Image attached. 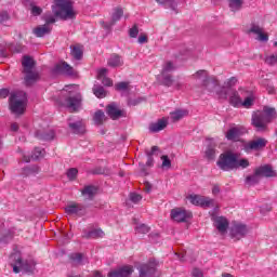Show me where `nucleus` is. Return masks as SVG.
<instances>
[{
    "mask_svg": "<svg viewBox=\"0 0 277 277\" xmlns=\"http://www.w3.org/2000/svg\"><path fill=\"white\" fill-rule=\"evenodd\" d=\"M34 34L37 38H44L47 34H51V28L47 25L38 26L34 29Z\"/></svg>",
    "mask_w": 277,
    "mask_h": 277,
    "instance_id": "nucleus-35",
    "label": "nucleus"
},
{
    "mask_svg": "<svg viewBox=\"0 0 277 277\" xmlns=\"http://www.w3.org/2000/svg\"><path fill=\"white\" fill-rule=\"evenodd\" d=\"M105 233L103 229H92V230H83V239H98V237H104Z\"/></svg>",
    "mask_w": 277,
    "mask_h": 277,
    "instance_id": "nucleus-32",
    "label": "nucleus"
},
{
    "mask_svg": "<svg viewBox=\"0 0 277 277\" xmlns=\"http://www.w3.org/2000/svg\"><path fill=\"white\" fill-rule=\"evenodd\" d=\"M129 199H130L131 202H133L134 205H137V202H141V201H142V195H140V194H137V193H130Z\"/></svg>",
    "mask_w": 277,
    "mask_h": 277,
    "instance_id": "nucleus-57",
    "label": "nucleus"
},
{
    "mask_svg": "<svg viewBox=\"0 0 277 277\" xmlns=\"http://www.w3.org/2000/svg\"><path fill=\"white\" fill-rule=\"evenodd\" d=\"M8 21H10V14L6 11L0 12V23H8Z\"/></svg>",
    "mask_w": 277,
    "mask_h": 277,
    "instance_id": "nucleus-60",
    "label": "nucleus"
},
{
    "mask_svg": "<svg viewBox=\"0 0 277 277\" xmlns=\"http://www.w3.org/2000/svg\"><path fill=\"white\" fill-rule=\"evenodd\" d=\"M9 51L11 53H23V45L21 43H9Z\"/></svg>",
    "mask_w": 277,
    "mask_h": 277,
    "instance_id": "nucleus-51",
    "label": "nucleus"
},
{
    "mask_svg": "<svg viewBox=\"0 0 277 277\" xmlns=\"http://www.w3.org/2000/svg\"><path fill=\"white\" fill-rule=\"evenodd\" d=\"M30 14L32 16H40V14H42V8L36 5L34 2H30Z\"/></svg>",
    "mask_w": 277,
    "mask_h": 277,
    "instance_id": "nucleus-50",
    "label": "nucleus"
},
{
    "mask_svg": "<svg viewBox=\"0 0 277 277\" xmlns=\"http://www.w3.org/2000/svg\"><path fill=\"white\" fill-rule=\"evenodd\" d=\"M159 153H161V150L159 149V146H153L150 151H146L147 155V161H146V166L148 168H153V166H155V155H159Z\"/></svg>",
    "mask_w": 277,
    "mask_h": 277,
    "instance_id": "nucleus-31",
    "label": "nucleus"
},
{
    "mask_svg": "<svg viewBox=\"0 0 277 277\" xmlns=\"http://www.w3.org/2000/svg\"><path fill=\"white\" fill-rule=\"evenodd\" d=\"M107 77V68H102L97 71V79L101 80Z\"/></svg>",
    "mask_w": 277,
    "mask_h": 277,
    "instance_id": "nucleus-63",
    "label": "nucleus"
},
{
    "mask_svg": "<svg viewBox=\"0 0 277 277\" xmlns=\"http://www.w3.org/2000/svg\"><path fill=\"white\" fill-rule=\"evenodd\" d=\"M106 114L109 116V118H111V120H118L119 118H124L127 116V113L118 109L116 104H109L106 107Z\"/></svg>",
    "mask_w": 277,
    "mask_h": 277,
    "instance_id": "nucleus-16",
    "label": "nucleus"
},
{
    "mask_svg": "<svg viewBox=\"0 0 277 277\" xmlns=\"http://www.w3.org/2000/svg\"><path fill=\"white\" fill-rule=\"evenodd\" d=\"M248 235V226L246 224H235L230 229L232 239H241Z\"/></svg>",
    "mask_w": 277,
    "mask_h": 277,
    "instance_id": "nucleus-14",
    "label": "nucleus"
},
{
    "mask_svg": "<svg viewBox=\"0 0 277 277\" xmlns=\"http://www.w3.org/2000/svg\"><path fill=\"white\" fill-rule=\"evenodd\" d=\"M9 105L12 114L15 116H23L27 107V93L25 91H17L11 94Z\"/></svg>",
    "mask_w": 277,
    "mask_h": 277,
    "instance_id": "nucleus-5",
    "label": "nucleus"
},
{
    "mask_svg": "<svg viewBox=\"0 0 277 277\" xmlns=\"http://www.w3.org/2000/svg\"><path fill=\"white\" fill-rule=\"evenodd\" d=\"M100 81L102 82L103 85H106V88H111V85H114V82L111 81V79L107 77L101 78Z\"/></svg>",
    "mask_w": 277,
    "mask_h": 277,
    "instance_id": "nucleus-61",
    "label": "nucleus"
},
{
    "mask_svg": "<svg viewBox=\"0 0 277 277\" xmlns=\"http://www.w3.org/2000/svg\"><path fill=\"white\" fill-rule=\"evenodd\" d=\"M44 21H45V25L49 26V25H53V23H55V15L51 14V13H47L44 16H43Z\"/></svg>",
    "mask_w": 277,
    "mask_h": 277,
    "instance_id": "nucleus-59",
    "label": "nucleus"
},
{
    "mask_svg": "<svg viewBox=\"0 0 277 277\" xmlns=\"http://www.w3.org/2000/svg\"><path fill=\"white\" fill-rule=\"evenodd\" d=\"M229 104L232 107L239 108L241 107V97L239 96V92L232 90L229 93Z\"/></svg>",
    "mask_w": 277,
    "mask_h": 277,
    "instance_id": "nucleus-34",
    "label": "nucleus"
},
{
    "mask_svg": "<svg viewBox=\"0 0 277 277\" xmlns=\"http://www.w3.org/2000/svg\"><path fill=\"white\" fill-rule=\"evenodd\" d=\"M161 85H164V88H172L174 85L175 90H181L183 88V83L181 82H174V78L170 74H161Z\"/></svg>",
    "mask_w": 277,
    "mask_h": 277,
    "instance_id": "nucleus-15",
    "label": "nucleus"
},
{
    "mask_svg": "<svg viewBox=\"0 0 277 277\" xmlns=\"http://www.w3.org/2000/svg\"><path fill=\"white\" fill-rule=\"evenodd\" d=\"M216 166L223 172H230L232 170H239V168L246 170L250 167V161L246 158L239 159L237 154L227 151L220 155Z\"/></svg>",
    "mask_w": 277,
    "mask_h": 277,
    "instance_id": "nucleus-1",
    "label": "nucleus"
},
{
    "mask_svg": "<svg viewBox=\"0 0 277 277\" xmlns=\"http://www.w3.org/2000/svg\"><path fill=\"white\" fill-rule=\"evenodd\" d=\"M98 194V187L94 185H87L81 190V195L83 198H87V200H94V197Z\"/></svg>",
    "mask_w": 277,
    "mask_h": 277,
    "instance_id": "nucleus-25",
    "label": "nucleus"
},
{
    "mask_svg": "<svg viewBox=\"0 0 277 277\" xmlns=\"http://www.w3.org/2000/svg\"><path fill=\"white\" fill-rule=\"evenodd\" d=\"M118 92H127L129 90V82H119L115 85Z\"/></svg>",
    "mask_w": 277,
    "mask_h": 277,
    "instance_id": "nucleus-56",
    "label": "nucleus"
},
{
    "mask_svg": "<svg viewBox=\"0 0 277 277\" xmlns=\"http://www.w3.org/2000/svg\"><path fill=\"white\" fill-rule=\"evenodd\" d=\"M137 34H140L137 26H133L129 31L130 38H137Z\"/></svg>",
    "mask_w": 277,
    "mask_h": 277,
    "instance_id": "nucleus-62",
    "label": "nucleus"
},
{
    "mask_svg": "<svg viewBox=\"0 0 277 277\" xmlns=\"http://www.w3.org/2000/svg\"><path fill=\"white\" fill-rule=\"evenodd\" d=\"M276 118V108L264 106L262 111L258 110L252 114L251 124L259 133H265V131H267V124L274 122Z\"/></svg>",
    "mask_w": 277,
    "mask_h": 277,
    "instance_id": "nucleus-2",
    "label": "nucleus"
},
{
    "mask_svg": "<svg viewBox=\"0 0 277 277\" xmlns=\"http://www.w3.org/2000/svg\"><path fill=\"white\" fill-rule=\"evenodd\" d=\"M138 277H160L161 274L157 271V263L149 261L146 264H141L138 267Z\"/></svg>",
    "mask_w": 277,
    "mask_h": 277,
    "instance_id": "nucleus-7",
    "label": "nucleus"
},
{
    "mask_svg": "<svg viewBox=\"0 0 277 277\" xmlns=\"http://www.w3.org/2000/svg\"><path fill=\"white\" fill-rule=\"evenodd\" d=\"M133 272V266H122L109 272L108 277H129Z\"/></svg>",
    "mask_w": 277,
    "mask_h": 277,
    "instance_id": "nucleus-20",
    "label": "nucleus"
},
{
    "mask_svg": "<svg viewBox=\"0 0 277 277\" xmlns=\"http://www.w3.org/2000/svg\"><path fill=\"white\" fill-rule=\"evenodd\" d=\"M22 65L24 68V72L27 70H34V66H36V62L30 56H24L22 61Z\"/></svg>",
    "mask_w": 277,
    "mask_h": 277,
    "instance_id": "nucleus-37",
    "label": "nucleus"
},
{
    "mask_svg": "<svg viewBox=\"0 0 277 277\" xmlns=\"http://www.w3.org/2000/svg\"><path fill=\"white\" fill-rule=\"evenodd\" d=\"M254 105V98L252 96H248L243 102H241V107L246 109H250Z\"/></svg>",
    "mask_w": 277,
    "mask_h": 277,
    "instance_id": "nucleus-55",
    "label": "nucleus"
},
{
    "mask_svg": "<svg viewBox=\"0 0 277 277\" xmlns=\"http://www.w3.org/2000/svg\"><path fill=\"white\" fill-rule=\"evenodd\" d=\"M249 31L250 34H255V36H258L256 40H259L260 42H267V40H269V36L263 32V28H261L256 24L251 25V28Z\"/></svg>",
    "mask_w": 277,
    "mask_h": 277,
    "instance_id": "nucleus-24",
    "label": "nucleus"
},
{
    "mask_svg": "<svg viewBox=\"0 0 277 277\" xmlns=\"http://www.w3.org/2000/svg\"><path fill=\"white\" fill-rule=\"evenodd\" d=\"M77 174H79V170H77V168H71L67 171V177L69 181H75V179H77Z\"/></svg>",
    "mask_w": 277,
    "mask_h": 277,
    "instance_id": "nucleus-58",
    "label": "nucleus"
},
{
    "mask_svg": "<svg viewBox=\"0 0 277 277\" xmlns=\"http://www.w3.org/2000/svg\"><path fill=\"white\" fill-rule=\"evenodd\" d=\"M168 127V120L159 119L157 122H153L149 124L150 133H159V131H163Z\"/></svg>",
    "mask_w": 277,
    "mask_h": 277,
    "instance_id": "nucleus-29",
    "label": "nucleus"
},
{
    "mask_svg": "<svg viewBox=\"0 0 277 277\" xmlns=\"http://www.w3.org/2000/svg\"><path fill=\"white\" fill-rule=\"evenodd\" d=\"M215 92L219 98H223L224 101H226L230 92H233V90L225 87H219V89Z\"/></svg>",
    "mask_w": 277,
    "mask_h": 277,
    "instance_id": "nucleus-41",
    "label": "nucleus"
},
{
    "mask_svg": "<svg viewBox=\"0 0 277 277\" xmlns=\"http://www.w3.org/2000/svg\"><path fill=\"white\" fill-rule=\"evenodd\" d=\"M53 72H56L57 75H67L68 77L74 75L72 67L66 62L56 64L53 68Z\"/></svg>",
    "mask_w": 277,
    "mask_h": 277,
    "instance_id": "nucleus-21",
    "label": "nucleus"
},
{
    "mask_svg": "<svg viewBox=\"0 0 277 277\" xmlns=\"http://www.w3.org/2000/svg\"><path fill=\"white\" fill-rule=\"evenodd\" d=\"M179 1L180 0H156L164 10H172L175 14H179Z\"/></svg>",
    "mask_w": 277,
    "mask_h": 277,
    "instance_id": "nucleus-26",
    "label": "nucleus"
},
{
    "mask_svg": "<svg viewBox=\"0 0 277 277\" xmlns=\"http://www.w3.org/2000/svg\"><path fill=\"white\" fill-rule=\"evenodd\" d=\"M67 215H85V206L83 203L71 202L66 206Z\"/></svg>",
    "mask_w": 277,
    "mask_h": 277,
    "instance_id": "nucleus-10",
    "label": "nucleus"
},
{
    "mask_svg": "<svg viewBox=\"0 0 277 277\" xmlns=\"http://www.w3.org/2000/svg\"><path fill=\"white\" fill-rule=\"evenodd\" d=\"M256 173L260 175V179H276L277 172L271 164H263L255 168Z\"/></svg>",
    "mask_w": 277,
    "mask_h": 277,
    "instance_id": "nucleus-9",
    "label": "nucleus"
},
{
    "mask_svg": "<svg viewBox=\"0 0 277 277\" xmlns=\"http://www.w3.org/2000/svg\"><path fill=\"white\" fill-rule=\"evenodd\" d=\"M81 94L77 93L75 95H70L65 100L66 107L71 109V111H77V109L81 107Z\"/></svg>",
    "mask_w": 277,
    "mask_h": 277,
    "instance_id": "nucleus-12",
    "label": "nucleus"
},
{
    "mask_svg": "<svg viewBox=\"0 0 277 277\" xmlns=\"http://www.w3.org/2000/svg\"><path fill=\"white\" fill-rule=\"evenodd\" d=\"M144 101H146L145 97L128 98V106L135 107V106L140 105L141 103H144Z\"/></svg>",
    "mask_w": 277,
    "mask_h": 277,
    "instance_id": "nucleus-49",
    "label": "nucleus"
},
{
    "mask_svg": "<svg viewBox=\"0 0 277 277\" xmlns=\"http://www.w3.org/2000/svg\"><path fill=\"white\" fill-rule=\"evenodd\" d=\"M38 172H40V168H38V166H28L23 168L22 174L24 176H31V174H38Z\"/></svg>",
    "mask_w": 277,
    "mask_h": 277,
    "instance_id": "nucleus-40",
    "label": "nucleus"
},
{
    "mask_svg": "<svg viewBox=\"0 0 277 277\" xmlns=\"http://www.w3.org/2000/svg\"><path fill=\"white\" fill-rule=\"evenodd\" d=\"M104 120H105V113L103 110L100 109V110L94 113L93 121H94L95 124H97V127L103 124Z\"/></svg>",
    "mask_w": 277,
    "mask_h": 277,
    "instance_id": "nucleus-42",
    "label": "nucleus"
},
{
    "mask_svg": "<svg viewBox=\"0 0 277 277\" xmlns=\"http://www.w3.org/2000/svg\"><path fill=\"white\" fill-rule=\"evenodd\" d=\"M211 220L219 233H226V230H228V220L226 217L212 214Z\"/></svg>",
    "mask_w": 277,
    "mask_h": 277,
    "instance_id": "nucleus-13",
    "label": "nucleus"
},
{
    "mask_svg": "<svg viewBox=\"0 0 277 277\" xmlns=\"http://www.w3.org/2000/svg\"><path fill=\"white\" fill-rule=\"evenodd\" d=\"M190 202L192 205H195L196 207H211L213 205V199L209 197H200L198 195H192L190 196Z\"/></svg>",
    "mask_w": 277,
    "mask_h": 277,
    "instance_id": "nucleus-19",
    "label": "nucleus"
},
{
    "mask_svg": "<svg viewBox=\"0 0 277 277\" xmlns=\"http://www.w3.org/2000/svg\"><path fill=\"white\" fill-rule=\"evenodd\" d=\"M108 66L110 68H120V66H124V61H122V56L113 54L108 60Z\"/></svg>",
    "mask_w": 277,
    "mask_h": 277,
    "instance_id": "nucleus-33",
    "label": "nucleus"
},
{
    "mask_svg": "<svg viewBox=\"0 0 277 277\" xmlns=\"http://www.w3.org/2000/svg\"><path fill=\"white\" fill-rule=\"evenodd\" d=\"M71 55L75 60H81L83 57V50L79 47H74L71 50Z\"/></svg>",
    "mask_w": 277,
    "mask_h": 277,
    "instance_id": "nucleus-47",
    "label": "nucleus"
},
{
    "mask_svg": "<svg viewBox=\"0 0 277 277\" xmlns=\"http://www.w3.org/2000/svg\"><path fill=\"white\" fill-rule=\"evenodd\" d=\"M10 262L15 274L25 272V274L30 275L34 274V272H36V262H34L32 260L23 262V258H21V252L12 253L10 255Z\"/></svg>",
    "mask_w": 277,
    "mask_h": 277,
    "instance_id": "nucleus-4",
    "label": "nucleus"
},
{
    "mask_svg": "<svg viewBox=\"0 0 277 277\" xmlns=\"http://www.w3.org/2000/svg\"><path fill=\"white\" fill-rule=\"evenodd\" d=\"M52 12L54 16L61 18V21H71L76 16L70 0H54Z\"/></svg>",
    "mask_w": 277,
    "mask_h": 277,
    "instance_id": "nucleus-3",
    "label": "nucleus"
},
{
    "mask_svg": "<svg viewBox=\"0 0 277 277\" xmlns=\"http://www.w3.org/2000/svg\"><path fill=\"white\" fill-rule=\"evenodd\" d=\"M215 148H216L215 143H213V141H210V143L207 145L205 150V157L206 159H208V161L215 160V155L217 153Z\"/></svg>",
    "mask_w": 277,
    "mask_h": 277,
    "instance_id": "nucleus-28",
    "label": "nucleus"
},
{
    "mask_svg": "<svg viewBox=\"0 0 277 277\" xmlns=\"http://www.w3.org/2000/svg\"><path fill=\"white\" fill-rule=\"evenodd\" d=\"M122 16H124V11L122 10V8H115L111 14V21L109 23L104 24V28L111 29V27H114V25H116V23H118V21H120Z\"/></svg>",
    "mask_w": 277,
    "mask_h": 277,
    "instance_id": "nucleus-17",
    "label": "nucleus"
},
{
    "mask_svg": "<svg viewBox=\"0 0 277 277\" xmlns=\"http://www.w3.org/2000/svg\"><path fill=\"white\" fill-rule=\"evenodd\" d=\"M10 51L9 43H0V57H8Z\"/></svg>",
    "mask_w": 277,
    "mask_h": 277,
    "instance_id": "nucleus-54",
    "label": "nucleus"
},
{
    "mask_svg": "<svg viewBox=\"0 0 277 277\" xmlns=\"http://www.w3.org/2000/svg\"><path fill=\"white\" fill-rule=\"evenodd\" d=\"M93 94L97 98H105V96H107V92H105V88H103V85H101V84H94Z\"/></svg>",
    "mask_w": 277,
    "mask_h": 277,
    "instance_id": "nucleus-38",
    "label": "nucleus"
},
{
    "mask_svg": "<svg viewBox=\"0 0 277 277\" xmlns=\"http://www.w3.org/2000/svg\"><path fill=\"white\" fill-rule=\"evenodd\" d=\"M261 183V175L256 172V169H254L253 174L248 175L245 179V185H248V187H254V185H259Z\"/></svg>",
    "mask_w": 277,
    "mask_h": 277,
    "instance_id": "nucleus-30",
    "label": "nucleus"
},
{
    "mask_svg": "<svg viewBox=\"0 0 277 277\" xmlns=\"http://www.w3.org/2000/svg\"><path fill=\"white\" fill-rule=\"evenodd\" d=\"M44 148H40L37 147L35 148L32 155H31V159H34L35 161H38V159H42V157H44Z\"/></svg>",
    "mask_w": 277,
    "mask_h": 277,
    "instance_id": "nucleus-46",
    "label": "nucleus"
},
{
    "mask_svg": "<svg viewBox=\"0 0 277 277\" xmlns=\"http://www.w3.org/2000/svg\"><path fill=\"white\" fill-rule=\"evenodd\" d=\"M68 127L72 133L76 135H80L81 133H85V124H83V121L78 120L74 122H68Z\"/></svg>",
    "mask_w": 277,
    "mask_h": 277,
    "instance_id": "nucleus-27",
    "label": "nucleus"
},
{
    "mask_svg": "<svg viewBox=\"0 0 277 277\" xmlns=\"http://www.w3.org/2000/svg\"><path fill=\"white\" fill-rule=\"evenodd\" d=\"M265 64H267L268 66H276L277 64V55L276 54H272L265 57Z\"/></svg>",
    "mask_w": 277,
    "mask_h": 277,
    "instance_id": "nucleus-53",
    "label": "nucleus"
},
{
    "mask_svg": "<svg viewBox=\"0 0 277 277\" xmlns=\"http://www.w3.org/2000/svg\"><path fill=\"white\" fill-rule=\"evenodd\" d=\"M267 146V140L263 137H259L254 141H250L245 145V150H263Z\"/></svg>",
    "mask_w": 277,
    "mask_h": 277,
    "instance_id": "nucleus-11",
    "label": "nucleus"
},
{
    "mask_svg": "<svg viewBox=\"0 0 277 277\" xmlns=\"http://www.w3.org/2000/svg\"><path fill=\"white\" fill-rule=\"evenodd\" d=\"M192 212L185 209L174 208L171 210V220H173V222H187V220H192Z\"/></svg>",
    "mask_w": 277,
    "mask_h": 277,
    "instance_id": "nucleus-8",
    "label": "nucleus"
},
{
    "mask_svg": "<svg viewBox=\"0 0 277 277\" xmlns=\"http://www.w3.org/2000/svg\"><path fill=\"white\" fill-rule=\"evenodd\" d=\"M242 135L243 128L233 127L226 132L225 137L226 140H228V142H239V137H241Z\"/></svg>",
    "mask_w": 277,
    "mask_h": 277,
    "instance_id": "nucleus-18",
    "label": "nucleus"
},
{
    "mask_svg": "<svg viewBox=\"0 0 277 277\" xmlns=\"http://www.w3.org/2000/svg\"><path fill=\"white\" fill-rule=\"evenodd\" d=\"M12 239H14V234L8 230L6 233L0 235V246H8Z\"/></svg>",
    "mask_w": 277,
    "mask_h": 277,
    "instance_id": "nucleus-39",
    "label": "nucleus"
},
{
    "mask_svg": "<svg viewBox=\"0 0 277 277\" xmlns=\"http://www.w3.org/2000/svg\"><path fill=\"white\" fill-rule=\"evenodd\" d=\"M24 83L27 88L34 85L38 79H40V74L34 71V69L24 71Z\"/></svg>",
    "mask_w": 277,
    "mask_h": 277,
    "instance_id": "nucleus-23",
    "label": "nucleus"
},
{
    "mask_svg": "<svg viewBox=\"0 0 277 277\" xmlns=\"http://www.w3.org/2000/svg\"><path fill=\"white\" fill-rule=\"evenodd\" d=\"M135 230L141 235H147V233H150V227H148L146 224H140L135 227Z\"/></svg>",
    "mask_w": 277,
    "mask_h": 277,
    "instance_id": "nucleus-52",
    "label": "nucleus"
},
{
    "mask_svg": "<svg viewBox=\"0 0 277 277\" xmlns=\"http://www.w3.org/2000/svg\"><path fill=\"white\" fill-rule=\"evenodd\" d=\"M35 137L39 140V142H53L55 140V131L49 130V131H41L37 130L35 132Z\"/></svg>",
    "mask_w": 277,
    "mask_h": 277,
    "instance_id": "nucleus-22",
    "label": "nucleus"
},
{
    "mask_svg": "<svg viewBox=\"0 0 277 277\" xmlns=\"http://www.w3.org/2000/svg\"><path fill=\"white\" fill-rule=\"evenodd\" d=\"M193 277H205V275L202 274V271L195 268L193 269Z\"/></svg>",
    "mask_w": 277,
    "mask_h": 277,
    "instance_id": "nucleus-64",
    "label": "nucleus"
},
{
    "mask_svg": "<svg viewBox=\"0 0 277 277\" xmlns=\"http://www.w3.org/2000/svg\"><path fill=\"white\" fill-rule=\"evenodd\" d=\"M228 2L232 12H239L241 5H243V0H228Z\"/></svg>",
    "mask_w": 277,
    "mask_h": 277,
    "instance_id": "nucleus-43",
    "label": "nucleus"
},
{
    "mask_svg": "<svg viewBox=\"0 0 277 277\" xmlns=\"http://www.w3.org/2000/svg\"><path fill=\"white\" fill-rule=\"evenodd\" d=\"M187 116V110L185 109H176L170 114L171 120L173 122H179V120H183Z\"/></svg>",
    "mask_w": 277,
    "mask_h": 277,
    "instance_id": "nucleus-36",
    "label": "nucleus"
},
{
    "mask_svg": "<svg viewBox=\"0 0 277 277\" xmlns=\"http://www.w3.org/2000/svg\"><path fill=\"white\" fill-rule=\"evenodd\" d=\"M174 70H176V66H174L172 62L168 61L162 67L161 75H169V72H174Z\"/></svg>",
    "mask_w": 277,
    "mask_h": 277,
    "instance_id": "nucleus-44",
    "label": "nucleus"
},
{
    "mask_svg": "<svg viewBox=\"0 0 277 277\" xmlns=\"http://www.w3.org/2000/svg\"><path fill=\"white\" fill-rule=\"evenodd\" d=\"M194 77L197 79H201L202 87L208 90V92H216L217 88H220V82L215 78H209V74L207 70H198Z\"/></svg>",
    "mask_w": 277,
    "mask_h": 277,
    "instance_id": "nucleus-6",
    "label": "nucleus"
},
{
    "mask_svg": "<svg viewBox=\"0 0 277 277\" xmlns=\"http://www.w3.org/2000/svg\"><path fill=\"white\" fill-rule=\"evenodd\" d=\"M70 260L74 265H83V253H72Z\"/></svg>",
    "mask_w": 277,
    "mask_h": 277,
    "instance_id": "nucleus-45",
    "label": "nucleus"
},
{
    "mask_svg": "<svg viewBox=\"0 0 277 277\" xmlns=\"http://www.w3.org/2000/svg\"><path fill=\"white\" fill-rule=\"evenodd\" d=\"M162 164L161 168L170 170L172 168V160H170V157L163 155L160 157Z\"/></svg>",
    "mask_w": 277,
    "mask_h": 277,
    "instance_id": "nucleus-48",
    "label": "nucleus"
}]
</instances>
